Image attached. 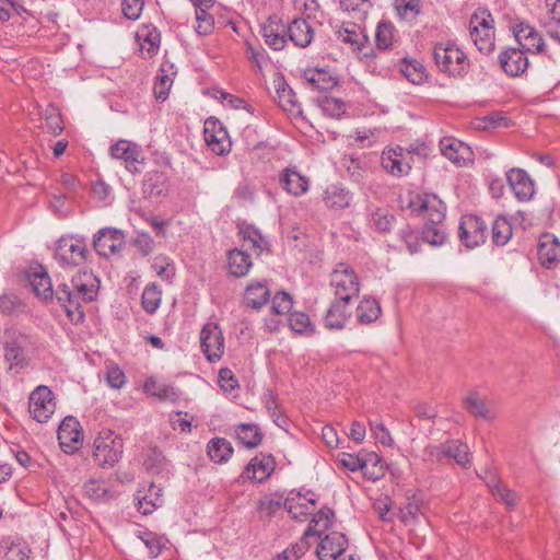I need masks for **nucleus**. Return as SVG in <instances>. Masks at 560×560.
Listing matches in <instances>:
<instances>
[{"label":"nucleus","instance_id":"obj_61","mask_svg":"<svg viewBox=\"0 0 560 560\" xmlns=\"http://www.w3.org/2000/svg\"><path fill=\"white\" fill-rule=\"evenodd\" d=\"M196 21L195 30L199 35H209L213 31L214 19L208 11L196 10Z\"/></svg>","mask_w":560,"mask_h":560},{"label":"nucleus","instance_id":"obj_40","mask_svg":"<svg viewBox=\"0 0 560 560\" xmlns=\"http://www.w3.org/2000/svg\"><path fill=\"white\" fill-rule=\"evenodd\" d=\"M382 166L394 176L406 175L410 171V165L402 162L401 152L396 150L383 152Z\"/></svg>","mask_w":560,"mask_h":560},{"label":"nucleus","instance_id":"obj_35","mask_svg":"<svg viewBox=\"0 0 560 560\" xmlns=\"http://www.w3.org/2000/svg\"><path fill=\"white\" fill-rule=\"evenodd\" d=\"M361 471L368 480H380L385 475V463L376 453H365L364 455H362Z\"/></svg>","mask_w":560,"mask_h":560},{"label":"nucleus","instance_id":"obj_50","mask_svg":"<svg viewBox=\"0 0 560 560\" xmlns=\"http://www.w3.org/2000/svg\"><path fill=\"white\" fill-rule=\"evenodd\" d=\"M138 537L145 545L152 557L160 556L168 542L166 537L150 530L139 532Z\"/></svg>","mask_w":560,"mask_h":560},{"label":"nucleus","instance_id":"obj_49","mask_svg":"<svg viewBox=\"0 0 560 560\" xmlns=\"http://www.w3.org/2000/svg\"><path fill=\"white\" fill-rule=\"evenodd\" d=\"M290 328L300 335L312 336L315 334V325L311 322L310 316L303 312H292L289 315Z\"/></svg>","mask_w":560,"mask_h":560},{"label":"nucleus","instance_id":"obj_21","mask_svg":"<svg viewBox=\"0 0 560 560\" xmlns=\"http://www.w3.org/2000/svg\"><path fill=\"white\" fill-rule=\"evenodd\" d=\"M348 546L346 535L339 532L327 534L319 542L316 553L319 560H336Z\"/></svg>","mask_w":560,"mask_h":560},{"label":"nucleus","instance_id":"obj_1","mask_svg":"<svg viewBox=\"0 0 560 560\" xmlns=\"http://www.w3.org/2000/svg\"><path fill=\"white\" fill-rule=\"evenodd\" d=\"M100 281L89 271H80L72 277L70 282H61L55 289V296L61 307L65 308L70 322L80 324L85 314L83 303L95 300Z\"/></svg>","mask_w":560,"mask_h":560},{"label":"nucleus","instance_id":"obj_59","mask_svg":"<svg viewBox=\"0 0 560 560\" xmlns=\"http://www.w3.org/2000/svg\"><path fill=\"white\" fill-rule=\"evenodd\" d=\"M292 305V296L284 291L277 292L271 300V310L277 315L290 313Z\"/></svg>","mask_w":560,"mask_h":560},{"label":"nucleus","instance_id":"obj_4","mask_svg":"<svg viewBox=\"0 0 560 560\" xmlns=\"http://www.w3.org/2000/svg\"><path fill=\"white\" fill-rule=\"evenodd\" d=\"M124 453V440L120 434L115 431L102 430L93 443V458L98 466L114 467Z\"/></svg>","mask_w":560,"mask_h":560},{"label":"nucleus","instance_id":"obj_56","mask_svg":"<svg viewBox=\"0 0 560 560\" xmlns=\"http://www.w3.org/2000/svg\"><path fill=\"white\" fill-rule=\"evenodd\" d=\"M105 378L109 387L119 389L126 384L125 372L116 363H109L105 368Z\"/></svg>","mask_w":560,"mask_h":560},{"label":"nucleus","instance_id":"obj_32","mask_svg":"<svg viewBox=\"0 0 560 560\" xmlns=\"http://www.w3.org/2000/svg\"><path fill=\"white\" fill-rule=\"evenodd\" d=\"M289 39L301 48L307 47L314 37V31L304 19H294L287 27Z\"/></svg>","mask_w":560,"mask_h":560},{"label":"nucleus","instance_id":"obj_13","mask_svg":"<svg viewBox=\"0 0 560 560\" xmlns=\"http://www.w3.org/2000/svg\"><path fill=\"white\" fill-rule=\"evenodd\" d=\"M57 438L65 453L73 454L79 451L83 444V432L80 422L74 417H66L58 428Z\"/></svg>","mask_w":560,"mask_h":560},{"label":"nucleus","instance_id":"obj_23","mask_svg":"<svg viewBox=\"0 0 560 560\" xmlns=\"http://www.w3.org/2000/svg\"><path fill=\"white\" fill-rule=\"evenodd\" d=\"M31 548L18 535H9L0 540V560H30Z\"/></svg>","mask_w":560,"mask_h":560},{"label":"nucleus","instance_id":"obj_2","mask_svg":"<svg viewBox=\"0 0 560 560\" xmlns=\"http://www.w3.org/2000/svg\"><path fill=\"white\" fill-rule=\"evenodd\" d=\"M406 208L421 215L425 222L421 231V240L432 246H441L447 240L442 226L446 206L434 194H408Z\"/></svg>","mask_w":560,"mask_h":560},{"label":"nucleus","instance_id":"obj_27","mask_svg":"<svg viewBox=\"0 0 560 560\" xmlns=\"http://www.w3.org/2000/svg\"><path fill=\"white\" fill-rule=\"evenodd\" d=\"M135 499L137 500L138 510L144 515L151 514L164 502L162 489L153 482L149 483L147 488L139 489Z\"/></svg>","mask_w":560,"mask_h":560},{"label":"nucleus","instance_id":"obj_18","mask_svg":"<svg viewBox=\"0 0 560 560\" xmlns=\"http://www.w3.org/2000/svg\"><path fill=\"white\" fill-rule=\"evenodd\" d=\"M109 152L112 158L125 161L126 168L132 173H140L139 165L142 163L143 158L138 144L128 140H119L110 145Z\"/></svg>","mask_w":560,"mask_h":560},{"label":"nucleus","instance_id":"obj_44","mask_svg":"<svg viewBox=\"0 0 560 560\" xmlns=\"http://www.w3.org/2000/svg\"><path fill=\"white\" fill-rule=\"evenodd\" d=\"M324 201L328 208L345 209L350 206L352 195L345 188L331 186L325 191Z\"/></svg>","mask_w":560,"mask_h":560},{"label":"nucleus","instance_id":"obj_52","mask_svg":"<svg viewBox=\"0 0 560 560\" xmlns=\"http://www.w3.org/2000/svg\"><path fill=\"white\" fill-rule=\"evenodd\" d=\"M316 102L322 112L331 118H340L346 112V104L340 98L324 95L317 97Z\"/></svg>","mask_w":560,"mask_h":560},{"label":"nucleus","instance_id":"obj_25","mask_svg":"<svg viewBox=\"0 0 560 560\" xmlns=\"http://www.w3.org/2000/svg\"><path fill=\"white\" fill-rule=\"evenodd\" d=\"M349 303L334 300L324 316V325L329 330H342L351 317Z\"/></svg>","mask_w":560,"mask_h":560},{"label":"nucleus","instance_id":"obj_3","mask_svg":"<svg viewBox=\"0 0 560 560\" xmlns=\"http://www.w3.org/2000/svg\"><path fill=\"white\" fill-rule=\"evenodd\" d=\"M86 238L79 234L61 235L55 246L54 259L63 269H73L88 260Z\"/></svg>","mask_w":560,"mask_h":560},{"label":"nucleus","instance_id":"obj_55","mask_svg":"<svg viewBox=\"0 0 560 560\" xmlns=\"http://www.w3.org/2000/svg\"><path fill=\"white\" fill-rule=\"evenodd\" d=\"M342 165L352 180L360 183L365 174V165L354 155H346L342 159Z\"/></svg>","mask_w":560,"mask_h":560},{"label":"nucleus","instance_id":"obj_57","mask_svg":"<svg viewBox=\"0 0 560 560\" xmlns=\"http://www.w3.org/2000/svg\"><path fill=\"white\" fill-rule=\"evenodd\" d=\"M308 538L304 534L300 541L279 553L276 560H299L308 550Z\"/></svg>","mask_w":560,"mask_h":560},{"label":"nucleus","instance_id":"obj_17","mask_svg":"<svg viewBox=\"0 0 560 560\" xmlns=\"http://www.w3.org/2000/svg\"><path fill=\"white\" fill-rule=\"evenodd\" d=\"M276 468L275 457L270 454H259L253 457L246 465L240 479L264 482Z\"/></svg>","mask_w":560,"mask_h":560},{"label":"nucleus","instance_id":"obj_54","mask_svg":"<svg viewBox=\"0 0 560 560\" xmlns=\"http://www.w3.org/2000/svg\"><path fill=\"white\" fill-rule=\"evenodd\" d=\"M370 217V224L382 233L389 232L395 222V215L382 208L372 210Z\"/></svg>","mask_w":560,"mask_h":560},{"label":"nucleus","instance_id":"obj_30","mask_svg":"<svg viewBox=\"0 0 560 560\" xmlns=\"http://www.w3.org/2000/svg\"><path fill=\"white\" fill-rule=\"evenodd\" d=\"M303 78L313 90L330 91L338 84V78L323 68L304 70Z\"/></svg>","mask_w":560,"mask_h":560},{"label":"nucleus","instance_id":"obj_62","mask_svg":"<svg viewBox=\"0 0 560 560\" xmlns=\"http://www.w3.org/2000/svg\"><path fill=\"white\" fill-rule=\"evenodd\" d=\"M399 236L410 254H416L420 250L422 240L417 232L406 228L399 232Z\"/></svg>","mask_w":560,"mask_h":560},{"label":"nucleus","instance_id":"obj_29","mask_svg":"<svg viewBox=\"0 0 560 560\" xmlns=\"http://www.w3.org/2000/svg\"><path fill=\"white\" fill-rule=\"evenodd\" d=\"M278 105L285 112L291 114H300L301 106L296 100L294 91L285 82L283 75H279L273 81Z\"/></svg>","mask_w":560,"mask_h":560},{"label":"nucleus","instance_id":"obj_42","mask_svg":"<svg viewBox=\"0 0 560 560\" xmlns=\"http://www.w3.org/2000/svg\"><path fill=\"white\" fill-rule=\"evenodd\" d=\"M236 438L247 448L257 447L262 441L260 428L252 423H242L236 428Z\"/></svg>","mask_w":560,"mask_h":560},{"label":"nucleus","instance_id":"obj_7","mask_svg":"<svg viewBox=\"0 0 560 560\" xmlns=\"http://www.w3.org/2000/svg\"><path fill=\"white\" fill-rule=\"evenodd\" d=\"M330 287L335 300L351 302L360 292L359 277L349 265L338 264L330 273Z\"/></svg>","mask_w":560,"mask_h":560},{"label":"nucleus","instance_id":"obj_5","mask_svg":"<svg viewBox=\"0 0 560 560\" xmlns=\"http://www.w3.org/2000/svg\"><path fill=\"white\" fill-rule=\"evenodd\" d=\"M433 58L439 70L451 77H463L469 69L467 56L453 44H436Z\"/></svg>","mask_w":560,"mask_h":560},{"label":"nucleus","instance_id":"obj_43","mask_svg":"<svg viewBox=\"0 0 560 560\" xmlns=\"http://www.w3.org/2000/svg\"><path fill=\"white\" fill-rule=\"evenodd\" d=\"M339 4L343 12L358 22H365L369 11L372 9L370 0H339Z\"/></svg>","mask_w":560,"mask_h":560},{"label":"nucleus","instance_id":"obj_31","mask_svg":"<svg viewBox=\"0 0 560 560\" xmlns=\"http://www.w3.org/2000/svg\"><path fill=\"white\" fill-rule=\"evenodd\" d=\"M265 43L273 50H281L287 43V28L277 19L269 18L261 27Z\"/></svg>","mask_w":560,"mask_h":560},{"label":"nucleus","instance_id":"obj_10","mask_svg":"<svg viewBox=\"0 0 560 560\" xmlns=\"http://www.w3.org/2000/svg\"><path fill=\"white\" fill-rule=\"evenodd\" d=\"M427 452L432 460L454 459L462 467L470 464L469 447L459 440H450L438 446H430Z\"/></svg>","mask_w":560,"mask_h":560},{"label":"nucleus","instance_id":"obj_37","mask_svg":"<svg viewBox=\"0 0 560 560\" xmlns=\"http://www.w3.org/2000/svg\"><path fill=\"white\" fill-rule=\"evenodd\" d=\"M83 492L89 500L95 503L106 502L113 498V493L106 486V482L94 478L84 482Z\"/></svg>","mask_w":560,"mask_h":560},{"label":"nucleus","instance_id":"obj_19","mask_svg":"<svg viewBox=\"0 0 560 560\" xmlns=\"http://www.w3.org/2000/svg\"><path fill=\"white\" fill-rule=\"evenodd\" d=\"M499 62L503 71L510 77H520L528 68L527 54L518 47H510L499 55Z\"/></svg>","mask_w":560,"mask_h":560},{"label":"nucleus","instance_id":"obj_15","mask_svg":"<svg viewBox=\"0 0 560 560\" xmlns=\"http://www.w3.org/2000/svg\"><path fill=\"white\" fill-rule=\"evenodd\" d=\"M205 140L208 147L218 155H224L231 150V141L224 126L213 117L205 121Z\"/></svg>","mask_w":560,"mask_h":560},{"label":"nucleus","instance_id":"obj_6","mask_svg":"<svg viewBox=\"0 0 560 560\" xmlns=\"http://www.w3.org/2000/svg\"><path fill=\"white\" fill-rule=\"evenodd\" d=\"M493 19L487 10H477L470 16L469 34L477 49L489 55L494 50Z\"/></svg>","mask_w":560,"mask_h":560},{"label":"nucleus","instance_id":"obj_36","mask_svg":"<svg viewBox=\"0 0 560 560\" xmlns=\"http://www.w3.org/2000/svg\"><path fill=\"white\" fill-rule=\"evenodd\" d=\"M382 314L380 302L373 298L364 296L357 306V319L360 324H371Z\"/></svg>","mask_w":560,"mask_h":560},{"label":"nucleus","instance_id":"obj_38","mask_svg":"<svg viewBox=\"0 0 560 560\" xmlns=\"http://www.w3.org/2000/svg\"><path fill=\"white\" fill-rule=\"evenodd\" d=\"M173 68V63L170 62H163L161 65L160 74L156 77V82L154 84V94L159 101H165L168 96V92L173 83L172 75L175 74Z\"/></svg>","mask_w":560,"mask_h":560},{"label":"nucleus","instance_id":"obj_48","mask_svg":"<svg viewBox=\"0 0 560 560\" xmlns=\"http://www.w3.org/2000/svg\"><path fill=\"white\" fill-rule=\"evenodd\" d=\"M162 292L155 283H149L144 287L141 295V305L148 314H154L160 307Z\"/></svg>","mask_w":560,"mask_h":560},{"label":"nucleus","instance_id":"obj_33","mask_svg":"<svg viewBox=\"0 0 560 560\" xmlns=\"http://www.w3.org/2000/svg\"><path fill=\"white\" fill-rule=\"evenodd\" d=\"M253 266L250 255L243 249L233 248L228 253V269L236 278L245 277Z\"/></svg>","mask_w":560,"mask_h":560},{"label":"nucleus","instance_id":"obj_39","mask_svg":"<svg viewBox=\"0 0 560 560\" xmlns=\"http://www.w3.org/2000/svg\"><path fill=\"white\" fill-rule=\"evenodd\" d=\"M28 280L37 296L43 300L52 299L55 296V290L52 289L50 277L45 270L35 271L28 275Z\"/></svg>","mask_w":560,"mask_h":560},{"label":"nucleus","instance_id":"obj_16","mask_svg":"<svg viewBox=\"0 0 560 560\" xmlns=\"http://www.w3.org/2000/svg\"><path fill=\"white\" fill-rule=\"evenodd\" d=\"M124 238L121 231L104 228L94 235L93 247L100 256L109 257L122 249L125 245Z\"/></svg>","mask_w":560,"mask_h":560},{"label":"nucleus","instance_id":"obj_53","mask_svg":"<svg viewBox=\"0 0 560 560\" xmlns=\"http://www.w3.org/2000/svg\"><path fill=\"white\" fill-rule=\"evenodd\" d=\"M4 359L10 364V370L23 369L27 365L24 349L16 341L5 343Z\"/></svg>","mask_w":560,"mask_h":560},{"label":"nucleus","instance_id":"obj_41","mask_svg":"<svg viewBox=\"0 0 560 560\" xmlns=\"http://www.w3.org/2000/svg\"><path fill=\"white\" fill-rule=\"evenodd\" d=\"M207 450L210 459L218 464L228 462L233 454L231 443L223 438L212 439L208 443Z\"/></svg>","mask_w":560,"mask_h":560},{"label":"nucleus","instance_id":"obj_60","mask_svg":"<svg viewBox=\"0 0 560 560\" xmlns=\"http://www.w3.org/2000/svg\"><path fill=\"white\" fill-rule=\"evenodd\" d=\"M462 147V143L452 138H443L440 141V148L442 154L447 158L450 161L459 164L463 156L458 154V150Z\"/></svg>","mask_w":560,"mask_h":560},{"label":"nucleus","instance_id":"obj_46","mask_svg":"<svg viewBox=\"0 0 560 560\" xmlns=\"http://www.w3.org/2000/svg\"><path fill=\"white\" fill-rule=\"evenodd\" d=\"M512 234V225L505 217L494 219L491 226V241L494 245H505L511 240Z\"/></svg>","mask_w":560,"mask_h":560},{"label":"nucleus","instance_id":"obj_11","mask_svg":"<svg viewBox=\"0 0 560 560\" xmlns=\"http://www.w3.org/2000/svg\"><path fill=\"white\" fill-rule=\"evenodd\" d=\"M513 35L518 44V48L525 54H541L545 51L546 44L540 33L525 21H517L512 25Z\"/></svg>","mask_w":560,"mask_h":560},{"label":"nucleus","instance_id":"obj_26","mask_svg":"<svg viewBox=\"0 0 560 560\" xmlns=\"http://www.w3.org/2000/svg\"><path fill=\"white\" fill-rule=\"evenodd\" d=\"M271 292L267 281H250L244 291L243 303L246 307L260 310L270 301Z\"/></svg>","mask_w":560,"mask_h":560},{"label":"nucleus","instance_id":"obj_51","mask_svg":"<svg viewBox=\"0 0 560 560\" xmlns=\"http://www.w3.org/2000/svg\"><path fill=\"white\" fill-rule=\"evenodd\" d=\"M395 26L389 21H380L375 31V44L381 50L392 47L394 40Z\"/></svg>","mask_w":560,"mask_h":560},{"label":"nucleus","instance_id":"obj_34","mask_svg":"<svg viewBox=\"0 0 560 560\" xmlns=\"http://www.w3.org/2000/svg\"><path fill=\"white\" fill-rule=\"evenodd\" d=\"M335 518V513L331 509L324 506L312 518L307 529L305 530V537H320L322 533L327 530Z\"/></svg>","mask_w":560,"mask_h":560},{"label":"nucleus","instance_id":"obj_28","mask_svg":"<svg viewBox=\"0 0 560 560\" xmlns=\"http://www.w3.org/2000/svg\"><path fill=\"white\" fill-rule=\"evenodd\" d=\"M465 409L471 416L487 421H493L497 417L491 408V402L478 392H470L463 400Z\"/></svg>","mask_w":560,"mask_h":560},{"label":"nucleus","instance_id":"obj_63","mask_svg":"<svg viewBox=\"0 0 560 560\" xmlns=\"http://www.w3.org/2000/svg\"><path fill=\"white\" fill-rule=\"evenodd\" d=\"M143 5V0H122V13L129 20H137L141 14Z\"/></svg>","mask_w":560,"mask_h":560},{"label":"nucleus","instance_id":"obj_22","mask_svg":"<svg viewBox=\"0 0 560 560\" xmlns=\"http://www.w3.org/2000/svg\"><path fill=\"white\" fill-rule=\"evenodd\" d=\"M279 184L289 195L303 196L310 188V179L298 172L296 167H287L279 174Z\"/></svg>","mask_w":560,"mask_h":560},{"label":"nucleus","instance_id":"obj_20","mask_svg":"<svg viewBox=\"0 0 560 560\" xmlns=\"http://www.w3.org/2000/svg\"><path fill=\"white\" fill-rule=\"evenodd\" d=\"M506 180L517 200L525 202L534 197V182L524 170L511 168L506 172Z\"/></svg>","mask_w":560,"mask_h":560},{"label":"nucleus","instance_id":"obj_58","mask_svg":"<svg viewBox=\"0 0 560 560\" xmlns=\"http://www.w3.org/2000/svg\"><path fill=\"white\" fill-rule=\"evenodd\" d=\"M402 74L409 80L411 83L419 84L423 81L424 78V68L418 61H407L404 60V65L401 67Z\"/></svg>","mask_w":560,"mask_h":560},{"label":"nucleus","instance_id":"obj_64","mask_svg":"<svg viewBox=\"0 0 560 560\" xmlns=\"http://www.w3.org/2000/svg\"><path fill=\"white\" fill-rule=\"evenodd\" d=\"M481 121L483 122V128L508 127L511 122L510 118L502 112H493L485 116Z\"/></svg>","mask_w":560,"mask_h":560},{"label":"nucleus","instance_id":"obj_9","mask_svg":"<svg viewBox=\"0 0 560 560\" xmlns=\"http://www.w3.org/2000/svg\"><path fill=\"white\" fill-rule=\"evenodd\" d=\"M200 348L209 362L221 360L224 353V337L219 324L208 322L203 325L200 331Z\"/></svg>","mask_w":560,"mask_h":560},{"label":"nucleus","instance_id":"obj_12","mask_svg":"<svg viewBox=\"0 0 560 560\" xmlns=\"http://www.w3.org/2000/svg\"><path fill=\"white\" fill-rule=\"evenodd\" d=\"M30 413L40 422H46L55 411L52 392L45 385L37 386L30 396Z\"/></svg>","mask_w":560,"mask_h":560},{"label":"nucleus","instance_id":"obj_24","mask_svg":"<svg viewBox=\"0 0 560 560\" xmlns=\"http://www.w3.org/2000/svg\"><path fill=\"white\" fill-rule=\"evenodd\" d=\"M537 255L544 267L552 268L560 261V243L558 238L550 233L541 234L538 240Z\"/></svg>","mask_w":560,"mask_h":560},{"label":"nucleus","instance_id":"obj_47","mask_svg":"<svg viewBox=\"0 0 560 560\" xmlns=\"http://www.w3.org/2000/svg\"><path fill=\"white\" fill-rule=\"evenodd\" d=\"M394 8L401 21L413 23L421 13V0H395Z\"/></svg>","mask_w":560,"mask_h":560},{"label":"nucleus","instance_id":"obj_14","mask_svg":"<svg viewBox=\"0 0 560 560\" xmlns=\"http://www.w3.org/2000/svg\"><path fill=\"white\" fill-rule=\"evenodd\" d=\"M335 28V35L338 40L349 45L353 51H361L369 44L364 22H341Z\"/></svg>","mask_w":560,"mask_h":560},{"label":"nucleus","instance_id":"obj_45","mask_svg":"<svg viewBox=\"0 0 560 560\" xmlns=\"http://www.w3.org/2000/svg\"><path fill=\"white\" fill-rule=\"evenodd\" d=\"M283 508L294 520L304 521L310 514L308 504L302 502V491H291L283 502Z\"/></svg>","mask_w":560,"mask_h":560},{"label":"nucleus","instance_id":"obj_8","mask_svg":"<svg viewBox=\"0 0 560 560\" xmlns=\"http://www.w3.org/2000/svg\"><path fill=\"white\" fill-rule=\"evenodd\" d=\"M458 237L468 249L479 247L487 241L488 225L476 214H464L458 226Z\"/></svg>","mask_w":560,"mask_h":560}]
</instances>
